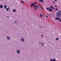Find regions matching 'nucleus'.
I'll list each match as a JSON object with an SVG mask.
<instances>
[{"label":"nucleus","mask_w":61,"mask_h":61,"mask_svg":"<svg viewBox=\"0 0 61 61\" xmlns=\"http://www.w3.org/2000/svg\"><path fill=\"white\" fill-rule=\"evenodd\" d=\"M61 16V12L60 13L57 12L56 14V16Z\"/></svg>","instance_id":"f257e3e1"},{"label":"nucleus","mask_w":61,"mask_h":61,"mask_svg":"<svg viewBox=\"0 0 61 61\" xmlns=\"http://www.w3.org/2000/svg\"><path fill=\"white\" fill-rule=\"evenodd\" d=\"M35 3H31L30 4V5L31 7H33V6H34L35 5Z\"/></svg>","instance_id":"f03ea898"},{"label":"nucleus","mask_w":61,"mask_h":61,"mask_svg":"<svg viewBox=\"0 0 61 61\" xmlns=\"http://www.w3.org/2000/svg\"><path fill=\"white\" fill-rule=\"evenodd\" d=\"M20 41H21V42H24V41H25V40H24V38H22L20 39Z\"/></svg>","instance_id":"7ed1b4c3"},{"label":"nucleus","mask_w":61,"mask_h":61,"mask_svg":"<svg viewBox=\"0 0 61 61\" xmlns=\"http://www.w3.org/2000/svg\"><path fill=\"white\" fill-rule=\"evenodd\" d=\"M3 7L4 9H5V8H7V5H4Z\"/></svg>","instance_id":"20e7f679"},{"label":"nucleus","mask_w":61,"mask_h":61,"mask_svg":"<svg viewBox=\"0 0 61 61\" xmlns=\"http://www.w3.org/2000/svg\"><path fill=\"white\" fill-rule=\"evenodd\" d=\"M18 23V21L16 20L14 21V24H17V23Z\"/></svg>","instance_id":"39448f33"},{"label":"nucleus","mask_w":61,"mask_h":61,"mask_svg":"<svg viewBox=\"0 0 61 61\" xmlns=\"http://www.w3.org/2000/svg\"><path fill=\"white\" fill-rule=\"evenodd\" d=\"M17 54H20V51L19 50H17Z\"/></svg>","instance_id":"423d86ee"},{"label":"nucleus","mask_w":61,"mask_h":61,"mask_svg":"<svg viewBox=\"0 0 61 61\" xmlns=\"http://www.w3.org/2000/svg\"><path fill=\"white\" fill-rule=\"evenodd\" d=\"M34 8L37 7V8H39V7L37 5H35L34 6Z\"/></svg>","instance_id":"0eeeda50"},{"label":"nucleus","mask_w":61,"mask_h":61,"mask_svg":"<svg viewBox=\"0 0 61 61\" xmlns=\"http://www.w3.org/2000/svg\"><path fill=\"white\" fill-rule=\"evenodd\" d=\"M6 38L7 39H8V40H10V37L9 36L6 37Z\"/></svg>","instance_id":"6e6552de"},{"label":"nucleus","mask_w":61,"mask_h":61,"mask_svg":"<svg viewBox=\"0 0 61 61\" xmlns=\"http://www.w3.org/2000/svg\"><path fill=\"white\" fill-rule=\"evenodd\" d=\"M55 20H60V18H59L57 17V18H55Z\"/></svg>","instance_id":"1a4fd4ad"},{"label":"nucleus","mask_w":61,"mask_h":61,"mask_svg":"<svg viewBox=\"0 0 61 61\" xmlns=\"http://www.w3.org/2000/svg\"><path fill=\"white\" fill-rule=\"evenodd\" d=\"M9 7L8 8H6V11H9Z\"/></svg>","instance_id":"9d476101"},{"label":"nucleus","mask_w":61,"mask_h":61,"mask_svg":"<svg viewBox=\"0 0 61 61\" xmlns=\"http://www.w3.org/2000/svg\"><path fill=\"white\" fill-rule=\"evenodd\" d=\"M3 5H0V8H3Z\"/></svg>","instance_id":"9b49d317"},{"label":"nucleus","mask_w":61,"mask_h":61,"mask_svg":"<svg viewBox=\"0 0 61 61\" xmlns=\"http://www.w3.org/2000/svg\"><path fill=\"white\" fill-rule=\"evenodd\" d=\"M39 1L40 2H41V3H43V2H44V1H43V0H39Z\"/></svg>","instance_id":"f8f14e48"},{"label":"nucleus","mask_w":61,"mask_h":61,"mask_svg":"<svg viewBox=\"0 0 61 61\" xmlns=\"http://www.w3.org/2000/svg\"><path fill=\"white\" fill-rule=\"evenodd\" d=\"M49 11H50L51 12H52L53 11V10L51 9L50 8L49 10Z\"/></svg>","instance_id":"ddd939ff"},{"label":"nucleus","mask_w":61,"mask_h":61,"mask_svg":"<svg viewBox=\"0 0 61 61\" xmlns=\"http://www.w3.org/2000/svg\"><path fill=\"white\" fill-rule=\"evenodd\" d=\"M13 12H16V10L15 9H14L13 10Z\"/></svg>","instance_id":"4468645a"},{"label":"nucleus","mask_w":61,"mask_h":61,"mask_svg":"<svg viewBox=\"0 0 61 61\" xmlns=\"http://www.w3.org/2000/svg\"><path fill=\"white\" fill-rule=\"evenodd\" d=\"M43 16V15L42 14H41L40 15V16H39L40 17H41V16Z\"/></svg>","instance_id":"2eb2a0df"},{"label":"nucleus","mask_w":61,"mask_h":61,"mask_svg":"<svg viewBox=\"0 0 61 61\" xmlns=\"http://www.w3.org/2000/svg\"><path fill=\"white\" fill-rule=\"evenodd\" d=\"M44 43H41V45L42 46H44Z\"/></svg>","instance_id":"dca6fc26"},{"label":"nucleus","mask_w":61,"mask_h":61,"mask_svg":"<svg viewBox=\"0 0 61 61\" xmlns=\"http://www.w3.org/2000/svg\"><path fill=\"white\" fill-rule=\"evenodd\" d=\"M49 15L50 16H51L52 15V14L51 13H49Z\"/></svg>","instance_id":"f3484780"},{"label":"nucleus","mask_w":61,"mask_h":61,"mask_svg":"<svg viewBox=\"0 0 61 61\" xmlns=\"http://www.w3.org/2000/svg\"><path fill=\"white\" fill-rule=\"evenodd\" d=\"M50 7L51 9H52V8H53V7H52L51 6H50Z\"/></svg>","instance_id":"a211bd4d"},{"label":"nucleus","mask_w":61,"mask_h":61,"mask_svg":"<svg viewBox=\"0 0 61 61\" xmlns=\"http://www.w3.org/2000/svg\"><path fill=\"white\" fill-rule=\"evenodd\" d=\"M37 8L36 7H35V9H34V10H37Z\"/></svg>","instance_id":"6ab92c4d"},{"label":"nucleus","mask_w":61,"mask_h":61,"mask_svg":"<svg viewBox=\"0 0 61 61\" xmlns=\"http://www.w3.org/2000/svg\"><path fill=\"white\" fill-rule=\"evenodd\" d=\"M56 61V59H52V61Z\"/></svg>","instance_id":"aec40b11"},{"label":"nucleus","mask_w":61,"mask_h":61,"mask_svg":"<svg viewBox=\"0 0 61 61\" xmlns=\"http://www.w3.org/2000/svg\"><path fill=\"white\" fill-rule=\"evenodd\" d=\"M50 9V8H46V9L47 10H49V9Z\"/></svg>","instance_id":"412c9836"},{"label":"nucleus","mask_w":61,"mask_h":61,"mask_svg":"<svg viewBox=\"0 0 61 61\" xmlns=\"http://www.w3.org/2000/svg\"><path fill=\"white\" fill-rule=\"evenodd\" d=\"M20 2L21 3H22V4H24V2H23V1H21Z\"/></svg>","instance_id":"4be33fe9"},{"label":"nucleus","mask_w":61,"mask_h":61,"mask_svg":"<svg viewBox=\"0 0 61 61\" xmlns=\"http://www.w3.org/2000/svg\"><path fill=\"white\" fill-rule=\"evenodd\" d=\"M59 39V38H57L56 39V40H58Z\"/></svg>","instance_id":"5701e85b"},{"label":"nucleus","mask_w":61,"mask_h":61,"mask_svg":"<svg viewBox=\"0 0 61 61\" xmlns=\"http://www.w3.org/2000/svg\"><path fill=\"white\" fill-rule=\"evenodd\" d=\"M50 61H53V59H50Z\"/></svg>","instance_id":"b1692460"},{"label":"nucleus","mask_w":61,"mask_h":61,"mask_svg":"<svg viewBox=\"0 0 61 61\" xmlns=\"http://www.w3.org/2000/svg\"><path fill=\"white\" fill-rule=\"evenodd\" d=\"M55 10H58V9H57V8H56L55 9Z\"/></svg>","instance_id":"393cba45"},{"label":"nucleus","mask_w":61,"mask_h":61,"mask_svg":"<svg viewBox=\"0 0 61 61\" xmlns=\"http://www.w3.org/2000/svg\"><path fill=\"white\" fill-rule=\"evenodd\" d=\"M41 8L42 9V10H44V9L42 7H41Z\"/></svg>","instance_id":"a878e982"},{"label":"nucleus","mask_w":61,"mask_h":61,"mask_svg":"<svg viewBox=\"0 0 61 61\" xmlns=\"http://www.w3.org/2000/svg\"><path fill=\"white\" fill-rule=\"evenodd\" d=\"M35 5H36V2H35Z\"/></svg>","instance_id":"bb28decb"},{"label":"nucleus","mask_w":61,"mask_h":61,"mask_svg":"<svg viewBox=\"0 0 61 61\" xmlns=\"http://www.w3.org/2000/svg\"><path fill=\"white\" fill-rule=\"evenodd\" d=\"M38 5L39 6H40V7H41V6H40V5L39 4V5Z\"/></svg>","instance_id":"cd10ccee"},{"label":"nucleus","mask_w":61,"mask_h":61,"mask_svg":"<svg viewBox=\"0 0 61 61\" xmlns=\"http://www.w3.org/2000/svg\"><path fill=\"white\" fill-rule=\"evenodd\" d=\"M59 21H60V22H61V20L60 19V20H59Z\"/></svg>","instance_id":"c85d7f7f"},{"label":"nucleus","mask_w":61,"mask_h":61,"mask_svg":"<svg viewBox=\"0 0 61 61\" xmlns=\"http://www.w3.org/2000/svg\"><path fill=\"white\" fill-rule=\"evenodd\" d=\"M41 37H43V36L42 35H41Z\"/></svg>","instance_id":"c756f323"},{"label":"nucleus","mask_w":61,"mask_h":61,"mask_svg":"<svg viewBox=\"0 0 61 61\" xmlns=\"http://www.w3.org/2000/svg\"><path fill=\"white\" fill-rule=\"evenodd\" d=\"M41 42H39V44H41Z\"/></svg>","instance_id":"7c9ffc66"},{"label":"nucleus","mask_w":61,"mask_h":61,"mask_svg":"<svg viewBox=\"0 0 61 61\" xmlns=\"http://www.w3.org/2000/svg\"><path fill=\"white\" fill-rule=\"evenodd\" d=\"M53 4H54V3H55V2L54 1H53Z\"/></svg>","instance_id":"2f4dec72"},{"label":"nucleus","mask_w":61,"mask_h":61,"mask_svg":"<svg viewBox=\"0 0 61 61\" xmlns=\"http://www.w3.org/2000/svg\"><path fill=\"white\" fill-rule=\"evenodd\" d=\"M46 18H47V17H48V16H46Z\"/></svg>","instance_id":"473e14b6"},{"label":"nucleus","mask_w":61,"mask_h":61,"mask_svg":"<svg viewBox=\"0 0 61 61\" xmlns=\"http://www.w3.org/2000/svg\"><path fill=\"white\" fill-rule=\"evenodd\" d=\"M55 6L56 7H57V6L56 5H55Z\"/></svg>","instance_id":"72a5a7b5"},{"label":"nucleus","mask_w":61,"mask_h":61,"mask_svg":"<svg viewBox=\"0 0 61 61\" xmlns=\"http://www.w3.org/2000/svg\"><path fill=\"white\" fill-rule=\"evenodd\" d=\"M53 8V10H55V8H54L53 7V8Z\"/></svg>","instance_id":"f704fd0d"},{"label":"nucleus","mask_w":61,"mask_h":61,"mask_svg":"<svg viewBox=\"0 0 61 61\" xmlns=\"http://www.w3.org/2000/svg\"><path fill=\"white\" fill-rule=\"evenodd\" d=\"M40 27H41V28H42V26H40Z\"/></svg>","instance_id":"c9c22d12"},{"label":"nucleus","mask_w":61,"mask_h":61,"mask_svg":"<svg viewBox=\"0 0 61 61\" xmlns=\"http://www.w3.org/2000/svg\"><path fill=\"white\" fill-rule=\"evenodd\" d=\"M54 0L55 1H57V0Z\"/></svg>","instance_id":"e433bc0d"},{"label":"nucleus","mask_w":61,"mask_h":61,"mask_svg":"<svg viewBox=\"0 0 61 61\" xmlns=\"http://www.w3.org/2000/svg\"><path fill=\"white\" fill-rule=\"evenodd\" d=\"M9 16H7V17H8V18H9Z\"/></svg>","instance_id":"4c0bfd02"},{"label":"nucleus","mask_w":61,"mask_h":61,"mask_svg":"<svg viewBox=\"0 0 61 61\" xmlns=\"http://www.w3.org/2000/svg\"><path fill=\"white\" fill-rule=\"evenodd\" d=\"M25 1H27V0H25Z\"/></svg>","instance_id":"58836bf2"},{"label":"nucleus","mask_w":61,"mask_h":61,"mask_svg":"<svg viewBox=\"0 0 61 61\" xmlns=\"http://www.w3.org/2000/svg\"><path fill=\"white\" fill-rule=\"evenodd\" d=\"M43 15H45V14H43Z\"/></svg>","instance_id":"ea45409f"},{"label":"nucleus","mask_w":61,"mask_h":61,"mask_svg":"<svg viewBox=\"0 0 61 61\" xmlns=\"http://www.w3.org/2000/svg\"><path fill=\"white\" fill-rule=\"evenodd\" d=\"M43 5H44V4H42Z\"/></svg>","instance_id":"a19ab883"},{"label":"nucleus","mask_w":61,"mask_h":61,"mask_svg":"<svg viewBox=\"0 0 61 61\" xmlns=\"http://www.w3.org/2000/svg\"><path fill=\"white\" fill-rule=\"evenodd\" d=\"M17 24H18V23H17Z\"/></svg>","instance_id":"79ce46f5"}]
</instances>
